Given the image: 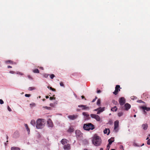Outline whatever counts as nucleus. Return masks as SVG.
Instances as JSON below:
<instances>
[{
    "label": "nucleus",
    "mask_w": 150,
    "mask_h": 150,
    "mask_svg": "<svg viewBox=\"0 0 150 150\" xmlns=\"http://www.w3.org/2000/svg\"><path fill=\"white\" fill-rule=\"evenodd\" d=\"M97 98H97V97H96L95 98H94V99L93 100H92V102H94L96 100V99H97Z\"/></svg>",
    "instance_id": "40"
},
{
    "label": "nucleus",
    "mask_w": 150,
    "mask_h": 150,
    "mask_svg": "<svg viewBox=\"0 0 150 150\" xmlns=\"http://www.w3.org/2000/svg\"><path fill=\"white\" fill-rule=\"evenodd\" d=\"M30 123L33 126H35V121L34 120H32L31 121Z\"/></svg>",
    "instance_id": "21"
},
{
    "label": "nucleus",
    "mask_w": 150,
    "mask_h": 150,
    "mask_svg": "<svg viewBox=\"0 0 150 150\" xmlns=\"http://www.w3.org/2000/svg\"><path fill=\"white\" fill-rule=\"evenodd\" d=\"M149 136L150 137V134H149Z\"/></svg>",
    "instance_id": "64"
},
{
    "label": "nucleus",
    "mask_w": 150,
    "mask_h": 150,
    "mask_svg": "<svg viewBox=\"0 0 150 150\" xmlns=\"http://www.w3.org/2000/svg\"><path fill=\"white\" fill-rule=\"evenodd\" d=\"M119 102L120 105H123L125 103V98L124 97L120 98L119 100Z\"/></svg>",
    "instance_id": "7"
},
{
    "label": "nucleus",
    "mask_w": 150,
    "mask_h": 150,
    "mask_svg": "<svg viewBox=\"0 0 150 150\" xmlns=\"http://www.w3.org/2000/svg\"><path fill=\"white\" fill-rule=\"evenodd\" d=\"M144 114H146V112L145 111V110H144Z\"/></svg>",
    "instance_id": "54"
},
{
    "label": "nucleus",
    "mask_w": 150,
    "mask_h": 150,
    "mask_svg": "<svg viewBox=\"0 0 150 150\" xmlns=\"http://www.w3.org/2000/svg\"><path fill=\"white\" fill-rule=\"evenodd\" d=\"M78 117L77 115H73L68 116V118L71 120H74L76 119Z\"/></svg>",
    "instance_id": "9"
},
{
    "label": "nucleus",
    "mask_w": 150,
    "mask_h": 150,
    "mask_svg": "<svg viewBox=\"0 0 150 150\" xmlns=\"http://www.w3.org/2000/svg\"><path fill=\"white\" fill-rule=\"evenodd\" d=\"M149 139V138L148 137H147L146 139Z\"/></svg>",
    "instance_id": "62"
},
{
    "label": "nucleus",
    "mask_w": 150,
    "mask_h": 150,
    "mask_svg": "<svg viewBox=\"0 0 150 150\" xmlns=\"http://www.w3.org/2000/svg\"><path fill=\"white\" fill-rule=\"evenodd\" d=\"M125 110H128L131 107V105L128 103H126L125 105Z\"/></svg>",
    "instance_id": "13"
},
{
    "label": "nucleus",
    "mask_w": 150,
    "mask_h": 150,
    "mask_svg": "<svg viewBox=\"0 0 150 150\" xmlns=\"http://www.w3.org/2000/svg\"><path fill=\"white\" fill-rule=\"evenodd\" d=\"M79 110H80L79 109H77L76 110V111H79Z\"/></svg>",
    "instance_id": "56"
},
{
    "label": "nucleus",
    "mask_w": 150,
    "mask_h": 150,
    "mask_svg": "<svg viewBox=\"0 0 150 150\" xmlns=\"http://www.w3.org/2000/svg\"><path fill=\"white\" fill-rule=\"evenodd\" d=\"M81 98H82V99H83V98H85V97H84V96H81Z\"/></svg>",
    "instance_id": "52"
},
{
    "label": "nucleus",
    "mask_w": 150,
    "mask_h": 150,
    "mask_svg": "<svg viewBox=\"0 0 150 150\" xmlns=\"http://www.w3.org/2000/svg\"><path fill=\"white\" fill-rule=\"evenodd\" d=\"M49 76V74H44V76L46 78H47L48 77V76Z\"/></svg>",
    "instance_id": "34"
},
{
    "label": "nucleus",
    "mask_w": 150,
    "mask_h": 150,
    "mask_svg": "<svg viewBox=\"0 0 150 150\" xmlns=\"http://www.w3.org/2000/svg\"><path fill=\"white\" fill-rule=\"evenodd\" d=\"M108 133L107 134L108 135L109 134H110V132L109 129H108Z\"/></svg>",
    "instance_id": "50"
},
{
    "label": "nucleus",
    "mask_w": 150,
    "mask_h": 150,
    "mask_svg": "<svg viewBox=\"0 0 150 150\" xmlns=\"http://www.w3.org/2000/svg\"><path fill=\"white\" fill-rule=\"evenodd\" d=\"M101 91L100 90H98L97 91V93H100L101 92Z\"/></svg>",
    "instance_id": "45"
},
{
    "label": "nucleus",
    "mask_w": 150,
    "mask_h": 150,
    "mask_svg": "<svg viewBox=\"0 0 150 150\" xmlns=\"http://www.w3.org/2000/svg\"><path fill=\"white\" fill-rule=\"evenodd\" d=\"M68 141L65 139H63L61 141V143L63 145H64L67 143Z\"/></svg>",
    "instance_id": "14"
},
{
    "label": "nucleus",
    "mask_w": 150,
    "mask_h": 150,
    "mask_svg": "<svg viewBox=\"0 0 150 150\" xmlns=\"http://www.w3.org/2000/svg\"><path fill=\"white\" fill-rule=\"evenodd\" d=\"M5 62L6 63H10L11 64H16V63L15 62H14L11 60H7L5 61Z\"/></svg>",
    "instance_id": "18"
},
{
    "label": "nucleus",
    "mask_w": 150,
    "mask_h": 150,
    "mask_svg": "<svg viewBox=\"0 0 150 150\" xmlns=\"http://www.w3.org/2000/svg\"><path fill=\"white\" fill-rule=\"evenodd\" d=\"M55 77V75L53 74H52L50 75V77L51 79H53Z\"/></svg>",
    "instance_id": "32"
},
{
    "label": "nucleus",
    "mask_w": 150,
    "mask_h": 150,
    "mask_svg": "<svg viewBox=\"0 0 150 150\" xmlns=\"http://www.w3.org/2000/svg\"><path fill=\"white\" fill-rule=\"evenodd\" d=\"M114 141V138L111 137L110 139H109L108 140V142H109V144H111L112 142Z\"/></svg>",
    "instance_id": "16"
},
{
    "label": "nucleus",
    "mask_w": 150,
    "mask_h": 150,
    "mask_svg": "<svg viewBox=\"0 0 150 150\" xmlns=\"http://www.w3.org/2000/svg\"><path fill=\"white\" fill-rule=\"evenodd\" d=\"M108 129H105L103 131V132L104 134H107V132H108Z\"/></svg>",
    "instance_id": "31"
},
{
    "label": "nucleus",
    "mask_w": 150,
    "mask_h": 150,
    "mask_svg": "<svg viewBox=\"0 0 150 150\" xmlns=\"http://www.w3.org/2000/svg\"><path fill=\"white\" fill-rule=\"evenodd\" d=\"M100 99H99L97 100V104L99 106H100Z\"/></svg>",
    "instance_id": "27"
},
{
    "label": "nucleus",
    "mask_w": 150,
    "mask_h": 150,
    "mask_svg": "<svg viewBox=\"0 0 150 150\" xmlns=\"http://www.w3.org/2000/svg\"><path fill=\"white\" fill-rule=\"evenodd\" d=\"M81 132L79 130H76V135L78 137H80L81 135Z\"/></svg>",
    "instance_id": "19"
},
{
    "label": "nucleus",
    "mask_w": 150,
    "mask_h": 150,
    "mask_svg": "<svg viewBox=\"0 0 150 150\" xmlns=\"http://www.w3.org/2000/svg\"><path fill=\"white\" fill-rule=\"evenodd\" d=\"M134 117H136V115H134Z\"/></svg>",
    "instance_id": "55"
},
{
    "label": "nucleus",
    "mask_w": 150,
    "mask_h": 150,
    "mask_svg": "<svg viewBox=\"0 0 150 150\" xmlns=\"http://www.w3.org/2000/svg\"><path fill=\"white\" fill-rule=\"evenodd\" d=\"M100 150H103V148H101L100 149Z\"/></svg>",
    "instance_id": "57"
},
{
    "label": "nucleus",
    "mask_w": 150,
    "mask_h": 150,
    "mask_svg": "<svg viewBox=\"0 0 150 150\" xmlns=\"http://www.w3.org/2000/svg\"><path fill=\"white\" fill-rule=\"evenodd\" d=\"M25 128H26V129H27V131L28 132H29L30 131V129L28 127L27 124H25Z\"/></svg>",
    "instance_id": "28"
},
{
    "label": "nucleus",
    "mask_w": 150,
    "mask_h": 150,
    "mask_svg": "<svg viewBox=\"0 0 150 150\" xmlns=\"http://www.w3.org/2000/svg\"><path fill=\"white\" fill-rule=\"evenodd\" d=\"M40 68L41 69H43V68L42 67H40Z\"/></svg>",
    "instance_id": "59"
},
{
    "label": "nucleus",
    "mask_w": 150,
    "mask_h": 150,
    "mask_svg": "<svg viewBox=\"0 0 150 150\" xmlns=\"http://www.w3.org/2000/svg\"><path fill=\"white\" fill-rule=\"evenodd\" d=\"M7 67H8V68H11L12 67L11 66H8Z\"/></svg>",
    "instance_id": "51"
},
{
    "label": "nucleus",
    "mask_w": 150,
    "mask_h": 150,
    "mask_svg": "<svg viewBox=\"0 0 150 150\" xmlns=\"http://www.w3.org/2000/svg\"><path fill=\"white\" fill-rule=\"evenodd\" d=\"M83 115L84 116H86V117H88L89 116V115L88 114L87 112H83L82 113Z\"/></svg>",
    "instance_id": "22"
},
{
    "label": "nucleus",
    "mask_w": 150,
    "mask_h": 150,
    "mask_svg": "<svg viewBox=\"0 0 150 150\" xmlns=\"http://www.w3.org/2000/svg\"><path fill=\"white\" fill-rule=\"evenodd\" d=\"M71 148L70 145L69 144L65 145L64 146V149L65 150H69Z\"/></svg>",
    "instance_id": "11"
},
{
    "label": "nucleus",
    "mask_w": 150,
    "mask_h": 150,
    "mask_svg": "<svg viewBox=\"0 0 150 150\" xmlns=\"http://www.w3.org/2000/svg\"><path fill=\"white\" fill-rule=\"evenodd\" d=\"M83 129L89 131L90 129L93 130L95 128L94 126L91 123L84 124L83 126Z\"/></svg>",
    "instance_id": "3"
},
{
    "label": "nucleus",
    "mask_w": 150,
    "mask_h": 150,
    "mask_svg": "<svg viewBox=\"0 0 150 150\" xmlns=\"http://www.w3.org/2000/svg\"><path fill=\"white\" fill-rule=\"evenodd\" d=\"M47 123L48 126L50 127H52L53 126V123L52 120L49 119L47 121Z\"/></svg>",
    "instance_id": "12"
},
{
    "label": "nucleus",
    "mask_w": 150,
    "mask_h": 150,
    "mask_svg": "<svg viewBox=\"0 0 150 150\" xmlns=\"http://www.w3.org/2000/svg\"><path fill=\"white\" fill-rule=\"evenodd\" d=\"M111 150H115L114 149H111Z\"/></svg>",
    "instance_id": "61"
},
{
    "label": "nucleus",
    "mask_w": 150,
    "mask_h": 150,
    "mask_svg": "<svg viewBox=\"0 0 150 150\" xmlns=\"http://www.w3.org/2000/svg\"><path fill=\"white\" fill-rule=\"evenodd\" d=\"M55 98H54V97H50V100H52L53 99L55 100Z\"/></svg>",
    "instance_id": "35"
},
{
    "label": "nucleus",
    "mask_w": 150,
    "mask_h": 150,
    "mask_svg": "<svg viewBox=\"0 0 150 150\" xmlns=\"http://www.w3.org/2000/svg\"><path fill=\"white\" fill-rule=\"evenodd\" d=\"M51 90L53 91H56V89L53 88H52Z\"/></svg>",
    "instance_id": "47"
},
{
    "label": "nucleus",
    "mask_w": 150,
    "mask_h": 150,
    "mask_svg": "<svg viewBox=\"0 0 150 150\" xmlns=\"http://www.w3.org/2000/svg\"><path fill=\"white\" fill-rule=\"evenodd\" d=\"M144 145V144H142V146H143Z\"/></svg>",
    "instance_id": "63"
},
{
    "label": "nucleus",
    "mask_w": 150,
    "mask_h": 150,
    "mask_svg": "<svg viewBox=\"0 0 150 150\" xmlns=\"http://www.w3.org/2000/svg\"><path fill=\"white\" fill-rule=\"evenodd\" d=\"M110 144H108L107 145V148L108 149V150H109V149L110 147Z\"/></svg>",
    "instance_id": "43"
},
{
    "label": "nucleus",
    "mask_w": 150,
    "mask_h": 150,
    "mask_svg": "<svg viewBox=\"0 0 150 150\" xmlns=\"http://www.w3.org/2000/svg\"><path fill=\"white\" fill-rule=\"evenodd\" d=\"M92 142L93 144L96 146H100L102 143L101 139L99 136L95 135L93 138Z\"/></svg>",
    "instance_id": "1"
},
{
    "label": "nucleus",
    "mask_w": 150,
    "mask_h": 150,
    "mask_svg": "<svg viewBox=\"0 0 150 150\" xmlns=\"http://www.w3.org/2000/svg\"><path fill=\"white\" fill-rule=\"evenodd\" d=\"M84 150H88V149H84Z\"/></svg>",
    "instance_id": "58"
},
{
    "label": "nucleus",
    "mask_w": 150,
    "mask_h": 150,
    "mask_svg": "<svg viewBox=\"0 0 150 150\" xmlns=\"http://www.w3.org/2000/svg\"><path fill=\"white\" fill-rule=\"evenodd\" d=\"M4 103V102L1 99H0V103L1 104H3Z\"/></svg>",
    "instance_id": "37"
},
{
    "label": "nucleus",
    "mask_w": 150,
    "mask_h": 150,
    "mask_svg": "<svg viewBox=\"0 0 150 150\" xmlns=\"http://www.w3.org/2000/svg\"><path fill=\"white\" fill-rule=\"evenodd\" d=\"M8 108V110L10 112V111H11V110H11V108H10V107H9V106H8V108Z\"/></svg>",
    "instance_id": "39"
},
{
    "label": "nucleus",
    "mask_w": 150,
    "mask_h": 150,
    "mask_svg": "<svg viewBox=\"0 0 150 150\" xmlns=\"http://www.w3.org/2000/svg\"><path fill=\"white\" fill-rule=\"evenodd\" d=\"M33 71L34 73H39V71L38 69H35L33 70Z\"/></svg>",
    "instance_id": "25"
},
{
    "label": "nucleus",
    "mask_w": 150,
    "mask_h": 150,
    "mask_svg": "<svg viewBox=\"0 0 150 150\" xmlns=\"http://www.w3.org/2000/svg\"><path fill=\"white\" fill-rule=\"evenodd\" d=\"M17 74H19V75H23V74L21 73V72H19V71H17L16 73Z\"/></svg>",
    "instance_id": "30"
},
{
    "label": "nucleus",
    "mask_w": 150,
    "mask_h": 150,
    "mask_svg": "<svg viewBox=\"0 0 150 150\" xmlns=\"http://www.w3.org/2000/svg\"><path fill=\"white\" fill-rule=\"evenodd\" d=\"M78 107L79 108H82V110H88L89 108L88 107H86V105H79L78 106Z\"/></svg>",
    "instance_id": "10"
},
{
    "label": "nucleus",
    "mask_w": 150,
    "mask_h": 150,
    "mask_svg": "<svg viewBox=\"0 0 150 150\" xmlns=\"http://www.w3.org/2000/svg\"><path fill=\"white\" fill-rule=\"evenodd\" d=\"M30 96V94H26L25 95V96L26 97H29Z\"/></svg>",
    "instance_id": "38"
},
{
    "label": "nucleus",
    "mask_w": 150,
    "mask_h": 150,
    "mask_svg": "<svg viewBox=\"0 0 150 150\" xmlns=\"http://www.w3.org/2000/svg\"><path fill=\"white\" fill-rule=\"evenodd\" d=\"M147 144L148 145L150 144V139L148 140L147 142Z\"/></svg>",
    "instance_id": "41"
},
{
    "label": "nucleus",
    "mask_w": 150,
    "mask_h": 150,
    "mask_svg": "<svg viewBox=\"0 0 150 150\" xmlns=\"http://www.w3.org/2000/svg\"><path fill=\"white\" fill-rule=\"evenodd\" d=\"M119 121L118 120H116L114 122V130L116 132L118 131V128L119 127Z\"/></svg>",
    "instance_id": "6"
},
{
    "label": "nucleus",
    "mask_w": 150,
    "mask_h": 150,
    "mask_svg": "<svg viewBox=\"0 0 150 150\" xmlns=\"http://www.w3.org/2000/svg\"><path fill=\"white\" fill-rule=\"evenodd\" d=\"M120 86L119 85H116L115 87V90L113 92V93L115 95H116L118 94V92L120 91Z\"/></svg>",
    "instance_id": "4"
},
{
    "label": "nucleus",
    "mask_w": 150,
    "mask_h": 150,
    "mask_svg": "<svg viewBox=\"0 0 150 150\" xmlns=\"http://www.w3.org/2000/svg\"><path fill=\"white\" fill-rule=\"evenodd\" d=\"M138 101L139 102V103H144V102L142 100H138Z\"/></svg>",
    "instance_id": "48"
},
{
    "label": "nucleus",
    "mask_w": 150,
    "mask_h": 150,
    "mask_svg": "<svg viewBox=\"0 0 150 150\" xmlns=\"http://www.w3.org/2000/svg\"><path fill=\"white\" fill-rule=\"evenodd\" d=\"M143 129L144 130H146L148 127V125L147 124H143L142 125Z\"/></svg>",
    "instance_id": "17"
},
{
    "label": "nucleus",
    "mask_w": 150,
    "mask_h": 150,
    "mask_svg": "<svg viewBox=\"0 0 150 150\" xmlns=\"http://www.w3.org/2000/svg\"><path fill=\"white\" fill-rule=\"evenodd\" d=\"M28 77L30 79H32V78L31 76L30 75L28 76Z\"/></svg>",
    "instance_id": "46"
},
{
    "label": "nucleus",
    "mask_w": 150,
    "mask_h": 150,
    "mask_svg": "<svg viewBox=\"0 0 150 150\" xmlns=\"http://www.w3.org/2000/svg\"><path fill=\"white\" fill-rule=\"evenodd\" d=\"M35 87H29L28 88V90L29 91H32L33 90H35Z\"/></svg>",
    "instance_id": "29"
},
{
    "label": "nucleus",
    "mask_w": 150,
    "mask_h": 150,
    "mask_svg": "<svg viewBox=\"0 0 150 150\" xmlns=\"http://www.w3.org/2000/svg\"><path fill=\"white\" fill-rule=\"evenodd\" d=\"M117 108L115 106L114 107L112 108L111 109V110L113 111H116L117 110Z\"/></svg>",
    "instance_id": "24"
},
{
    "label": "nucleus",
    "mask_w": 150,
    "mask_h": 150,
    "mask_svg": "<svg viewBox=\"0 0 150 150\" xmlns=\"http://www.w3.org/2000/svg\"><path fill=\"white\" fill-rule=\"evenodd\" d=\"M11 150H20V149L18 147H12Z\"/></svg>",
    "instance_id": "23"
},
{
    "label": "nucleus",
    "mask_w": 150,
    "mask_h": 150,
    "mask_svg": "<svg viewBox=\"0 0 150 150\" xmlns=\"http://www.w3.org/2000/svg\"><path fill=\"white\" fill-rule=\"evenodd\" d=\"M90 116L92 118L95 119L98 121H100V118L98 115L91 114Z\"/></svg>",
    "instance_id": "5"
},
{
    "label": "nucleus",
    "mask_w": 150,
    "mask_h": 150,
    "mask_svg": "<svg viewBox=\"0 0 150 150\" xmlns=\"http://www.w3.org/2000/svg\"><path fill=\"white\" fill-rule=\"evenodd\" d=\"M141 108L143 110H146L147 111H149L150 110V108H148L144 106H142Z\"/></svg>",
    "instance_id": "15"
},
{
    "label": "nucleus",
    "mask_w": 150,
    "mask_h": 150,
    "mask_svg": "<svg viewBox=\"0 0 150 150\" xmlns=\"http://www.w3.org/2000/svg\"><path fill=\"white\" fill-rule=\"evenodd\" d=\"M6 138H7V139H8V137L7 136H6Z\"/></svg>",
    "instance_id": "60"
},
{
    "label": "nucleus",
    "mask_w": 150,
    "mask_h": 150,
    "mask_svg": "<svg viewBox=\"0 0 150 150\" xmlns=\"http://www.w3.org/2000/svg\"><path fill=\"white\" fill-rule=\"evenodd\" d=\"M118 116L120 117L122 116L123 115V112H120L118 113Z\"/></svg>",
    "instance_id": "26"
},
{
    "label": "nucleus",
    "mask_w": 150,
    "mask_h": 150,
    "mask_svg": "<svg viewBox=\"0 0 150 150\" xmlns=\"http://www.w3.org/2000/svg\"><path fill=\"white\" fill-rule=\"evenodd\" d=\"M45 120L44 119H38L36 121V127L37 129H42L45 125Z\"/></svg>",
    "instance_id": "2"
},
{
    "label": "nucleus",
    "mask_w": 150,
    "mask_h": 150,
    "mask_svg": "<svg viewBox=\"0 0 150 150\" xmlns=\"http://www.w3.org/2000/svg\"><path fill=\"white\" fill-rule=\"evenodd\" d=\"M112 102L113 103L116 104L117 103V102L116 101H115V100H112Z\"/></svg>",
    "instance_id": "42"
},
{
    "label": "nucleus",
    "mask_w": 150,
    "mask_h": 150,
    "mask_svg": "<svg viewBox=\"0 0 150 150\" xmlns=\"http://www.w3.org/2000/svg\"><path fill=\"white\" fill-rule=\"evenodd\" d=\"M104 110V108H101V107L98 108L94 110L95 111H97V114H100V113L102 112H103Z\"/></svg>",
    "instance_id": "8"
},
{
    "label": "nucleus",
    "mask_w": 150,
    "mask_h": 150,
    "mask_svg": "<svg viewBox=\"0 0 150 150\" xmlns=\"http://www.w3.org/2000/svg\"><path fill=\"white\" fill-rule=\"evenodd\" d=\"M43 107L45 108H46V109H47L48 110H49V109H50L51 108L50 107H47V106H44V107Z\"/></svg>",
    "instance_id": "36"
},
{
    "label": "nucleus",
    "mask_w": 150,
    "mask_h": 150,
    "mask_svg": "<svg viewBox=\"0 0 150 150\" xmlns=\"http://www.w3.org/2000/svg\"><path fill=\"white\" fill-rule=\"evenodd\" d=\"M48 88H50V89L52 90V88L51 87H49V86H48L47 87Z\"/></svg>",
    "instance_id": "49"
},
{
    "label": "nucleus",
    "mask_w": 150,
    "mask_h": 150,
    "mask_svg": "<svg viewBox=\"0 0 150 150\" xmlns=\"http://www.w3.org/2000/svg\"><path fill=\"white\" fill-rule=\"evenodd\" d=\"M45 97H46V98L47 99L48 98H49V96H46Z\"/></svg>",
    "instance_id": "53"
},
{
    "label": "nucleus",
    "mask_w": 150,
    "mask_h": 150,
    "mask_svg": "<svg viewBox=\"0 0 150 150\" xmlns=\"http://www.w3.org/2000/svg\"><path fill=\"white\" fill-rule=\"evenodd\" d=\"M9 73H11V74H14L15 73V72L14 71H9Z\"/></svg>",
    "instance_id": "44"
},
{
    "label": "nucleus",
    "mask_w": 150,
    "mask_h": 150,
    "mask_svg": "<svg viewBox=\"0 0 150 150\" xmlns=\"http://www.w3.org/2000/svg\"><path fill=\"white\" fill-rule=\"evenodd\" d=\"M60 85L61 86H63L64 87V84L62 82H61L60 83Z\"/></svg>",
    "instance_id": "33"
},
{
    "label": "nucleus",
    "mask_w": 150,
    "mask_h": 150,
    "mask_svg": "<svg viewBox=\"0 0 150 150\" xmlns=\"http://www.w3.org/2000/svg\"><path fill=\"white\" fill-rule=\"evenodd\" d=\"M74 131V129L73 128L70 127L67 130V132H73Z\"/></svg>",
    "instance_id": "20"
}]
</instances>
